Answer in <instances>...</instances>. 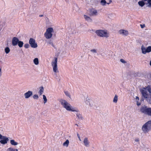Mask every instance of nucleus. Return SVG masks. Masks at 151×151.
<instances>
[{
	"label": "nucleus",
	"instance_id": "18",
	"mask_svg": "<svg viewBox=\"0 0 151 151\" xmlns=\"http://www.w3.org/2000/svg\"><path fill=\"white\" fill-rule=\"evenodd\" d=\"M90 52L93 54L94 55L95 54H97L98 55L97 52V49H92L90 50Z\"/></svg>",
	"mask_w": 151,
	"mask_h": 151
},
{
	"label": "nucleus",
	"instance_id": "34",
	"mask_svg": "<svg viewBox=\"0 0 151 151\" xmlns=\"http://www.w3.org/2000/svg\"><path fill=\"white\" fill-rule=\"evenodd\" d=\"M33 98L35 99H37L39 98V96L37 94H35L33 96Z\"/></svg>",
	"mask_w": 151,
	"mask_h": 151
},
{
	"label": "nucleus",
	"instance_id": "2",
	"mask_svg": "<svg viewBox=\"0 0 151 151\" xmlns=\"http://www.w3.org/2000/svg\"><path fill=\"white\" fill-rule=\"evenodd\" d=\"M59 101L60 102L63 107L67 111H78L77 110L73 108L71 105L66 100L62 99H59Z\"/></svg>",
	"mask_w": 151,
	"mask_h": 151
},
{
	"label": "nucleus",
	"instance_id": "8",
	"mask_svg": "<svg viewBox=\"0 0 151 151\" xmlns=\"http://www.w3.org/2000/svg\"><path fill=\"white\" fill-rule=\"evenodd\" d=\"M29 43L32 47L36 48L37 47V44L35 43V40L33 38H31L30 39Z\"/></svg>",
	"mask_w": 151,
	"mask_h": 151
},
{
	"label": "nucleus",
	"instance_id": "33",
	"mask_svg": "<svg viewBox=\"0 0 151 151\" xmlns=\"http://www.w3.org/2000/svg\"><path fill=\"white\" fill-rule=\"evenodd\" d=\"M65 93V95L67 96H68L69 98H70L71 97V96L69 93L67 91H65L64 92Z\"/></svg>",
	"mask_w": 151,
	"mask_h": 151
},
{
	"label": "nucleus",
	"instance_id": "28",
	"mask_svg": "<svg viewBox=\"0 0 151 151\" xmlns=\"http://www.w3.org/2000/svg\"><path fill=\"white\" fill-rule=\"evenodd\" d=\"M118 96L116 95H115L113 100V102L114 103H116L117 101Z\"/></svg>",
	"mask_w": 151,
	"mask_h": 151
},
{
	"label": "nucleus",
	"instance_id": "31",
	"mask_svg": "<svg viewBox=\"0 0 151 151\" xmlns=\"http://www.w3.org/2000/svg\"><path fill=\"white\" fill-rule=\"evenodd\" d=\"M146 49V53L147 52H149L151 51V46H149Z\"/></svg>",
	"mask_w": 151,
	"mask_h": 151
},
{
	"label": "nucleus",
	"instance_id": "14",
	"mask_svg": "<svg viewBox=\"0 0 151 151\" xmlns=\"http://www.w3.org/2000/svg\"><path fill=\"white\" fill-rule=\"evenodd\" d=\"M83 143L84 145L86 147H88L89 146V142L88 141V138L85 137L83 140Z\"/></svg>",
	"mask_w": 151,
	"mask_h": 151
},
{
	"label": "nucleus",
	"instance_id": "16",
	"mask_svg": "<svg viewBox=\"0 0 151 151\" xmlns=\"http://www.w3.org/2000/svg\"><path fill=\"white\" fill-rule=\"evenodd\" d=\"M35 120L34 117L33 116H29L28 118V121L30 123L33 122Z\"/></svg>",
	"mask_w": 151,
	"mask_h": 151
},
{
	"label": "nucleus",
	"instance_id": "13",
	"mask_svg": "<svg viewBox=\"0 0 151 151\" xmlns=\"http://www.w3.org/2000/svg\"><path fill=\"white\" fill-rule=\"evenodd\" d=\"M33 92L31 91H29L24 94V96L25 99H28L32 95Z\"/></svg>",
	"mask_w": 151,
	"mask_h": 151
},
{
	"label": "nucleus",
	"instance_id": "43",
	"mask_svg": "<svg viewBox=\"0 0 151 151\" xmlns=\"http://www.w3.org/2000/svg\"><path fill=\"white\" fill-rule=\"evenodd\" d=\"M4 136H2V135L0 134V139H1L2 138H3V137Z\"/></svg>",
	"mask_w": 151,
	"mask_h": 151
},
{
	"label": "nucleus",
	"instance_id": "47",
	"mask_svg": "<svg viewBox=\"0 0 151 151\" xmlns=\"http://www.w3.org/2000/svg\"><path fill=\"white\" fill-rule=\"evenodd\" d=\"M43 16V15H39V17H42Z\"/></svg>",
	"mask_w": 151,
	"mask_h": 151
},
{
	"label": "nucleus",
	"instance_id": "1",
	"mask_svg": "<svg viewBox=\"0 0 151 151\" xmlns=\"http://www.w3.org/2000/svg\"><path fill=\"white\" fill-rule=\"evenodd\" d=\"M142 96L146 99L148 102L151 104V88L147 86L141 90Z\"/></svg>",
	"mask_w": 151,
	"mask_h": 151
},
{
	"label": "nucleus",
	"instance_id": "36",
	"mask_svg": "<svg viewBox=\"0 0 151 151\" xmlns=\"http://www.w3.org/2000/svg\"><path fill=\"white\" fill-rule=\"evenodd\" d=\"M29 47H30L29 45L28 44V43L25 44L24 45V47L26 48H28Z\"/></svg>",
	"mask_w": 151,
	"mask_h": 151
},
{
	"label": "nucleus",
	"instance_id": "38",
	"mask_svg": "<svg viewBox=\"0 0 151 151\" xmlns=\"http://www.w3.org/2000/svg\"><path fill=\"white\" fill-rule=\"evenodd\" d=\"M120 61L124 63H126V62L123 59H120Z\"/></svg>",
	"mask_w": 151,
	"mask_h": 151
},
{
	"label": "nucleus",
	"instance_id": "20",
	"mask_svg": "<svg viewBox=\"0 0 151 151\" xmlns=\"http://www.w3.org/2000/svg\"><path fill=\"white\" fill-rule=\"evenodd\" d=\"M141 50L143 54H145L146 53V48L144 47L143 45H142L141 47Z\"/></svg>",
	"mask_w": 151,
	"mask_h": 151
},
{
	"label": "nucleus",
	"instance_id": "39",
	"mask_svg": "<svg viewBox=\"0 0 151 151\" xmlns=\"http://www.w3.org/2000/svg\"><path fill=\"white\" fill-rule=\"evenodd\" d=\"M134 140H135V142H139V138H136Z\"/></svg>",
	"mask_w": 151,
	"mask_h": 151
},
{
	"label": "nucleus",
	"instance_id": "27",
	"mask_svg": "<svg viewBox=\"0 0 151 151\" xmlns=\"http://www.w3.org/2000/svg\"><path fill=\"white\" fill-rule=\"evenodd\" d=\"M76 114V115L77 116L79 119L80 120H82V117L81 115L79 113H77Z\"/></svg>",
	"mask_w": 151,
	"mask_h": 151
},
{
	"label": "nucleus",
	"instance_id": "24",
	"mask_svg": "<svg viewBox=\"0 0 151 151\" xmlns=\"http://www.w3.org/2000/svg\"><path fill=\"white\" fill-rule=\"evenodd\" d=\"M69 142L68 139H67L66 141L63 143V146L68 147V146Z\"/></svg>",
	"mask_w": 151,
	"mask_h": 151
},
{
	"label": "nucleus",
	"instance_id": "46",
	"mask_svg": "<svg viewBox=\"0 0 151 151\" xmlns=\"http://www.w3.org/2000/svg\"><path fill=\"white\" fill-rule=\"evenodd\" d=\"M140 104H141L140 103H137V105L138 106H139L140 105Z\"/></svg>",
	"mask_w": 151,
	"mask_h": 151
},
{
	"label": "nucleus",
	"instance_id": "10",
	"mask_svg": "<svg viewBox=\"0 0 151 151\" xmlns=\"http://www.w3.org/2000/svg\"><path fill=\"white\" fill-rule=\"evenodd\" d=\"M19 41V39L17 37H13L12 40V45L13 46L17 45Z\"/></svg>",
	"mask_w": 151,
	"mask_h": 151
},
{
	"label": "nucleus",
	"instance_id": "7",
	"mask_svg": "<svg viewBox=\"0 0 151 151\" xmlns=\"http://www.w3.org/2000/svg\"><path fill=\"white\" fill-rule=\"evenodd\" d=\"M57 58L55 57L54 58V60L52 62V65L53 67V71L55 73L58 72V69L57 68Z\"/></svg>",
	"mask_w": 151,
	"mask_h": 151
},
{
	"label": "nucleus",
	"instance_id": "30",
	"mask_svg": "<svg viewBox=\"0 0 151 151\" xmlns=\"http://www.w3.org/2000/svg\"><path fill=\"white\" fill-rule=\"evenodd\" d=\"M7 151H18V149H14L10 147L8 149Z\"/></svg>",
	"mask_w": 151,
	"mask_h": 151
},
{
	"label": "nucleus",
	"instance_id": "21",
	"mask_svg": "<svg viewBox=\"0 0 151 151\" xmlns=\"http://www.w3.org/2000/svg\"><path fill=\"white\" fill-rule=\"evenodd\" d=\"M139 5L141 7H142L145 5V3L143 1H140L138 2Z\"/></svg>",
	"mask_w": 151,
	"mask_h": 151
},
{
	"label": "nucleus",
	"instance_id": "3",
	"mask_svg": "<svg viewBox=\"0 0 151 151\" xmlns=\"http://www.w3.org/2000/svg\"><path fill=\"white\" fill-rule=\"evenodd\" d=\"M142 130L144 133H147L151 130V120L145 123L142 127Z\"/></svg>",
	"mask_w": 151,
	"mask_h": 151
},
{
	"label": "nucleus",
	"instance_id": "19",
	"mask_svg": "<svg viewBox=\"0 0 151 151\" xmlns=\"http://www.w3.org/2000/svg\"><path fill=\"white\" fill-rule=\"evenodd\" d=\"M10 143L12 145L14 146H16L18 144V143L16 142L14 140L12 139L10 140Z\"/></svg>",
	"mask_w": 151,
	"mask_h": 151
},
{
	"label": "nucleus",
	"instance_id": "48",
	"mask_svg": "<svg viewBox=\"0 0 151 151\" xmlns=\"http://www.w3.org/2000/svg\"><path fill=\"white\" fill-rule=\"evenodd\" d=\"M75 125L77 127H78V126L77 124H75Z\"/></svg>",
	"mask_w": 151,
	"mask_h": 151
},
{
	"label": "nucleus",
	"instance_id": "25",
	"mask_svg": "<svg viewBox=\"0 0 151 151\" xmlns=\"http://www.w3.org/2000/svg\"><path fill=\"white\" fill-rule=\"evenodd\" d=\"M33 62L36 65H37L39 64V60L38 58H36L33 60Z\"/></svg>",
	"mask_w": 151,
	"mask_h": 151
},
{
	"label": "nucleus",
	"instance_id": "45",
	"mask_svg": "<svg viewBox=\"0 0 151 151\" xmlns=\"http://www.w3.org/2000/svg\"><path fill=\"white\" fill-rule=\"evenodd\" d=\"M136 98L137 100H139V98L138 97L136 96Z\"/></svg>",
	"mask_w": 151,
	"mask_h": 151
},
{
	"label": "nucleus",
	"instance_id": "49",
	"mask_svg": "<svg viewBox=\"0 0 151 151\" xmlns=\"http://www.w3.org/2000/svg\"><path fill=\"white\" fill-rule=\"evenodd\" d=\"M150 65L151 66V60H150Z\"/></svg>",
	"mask_w": 151,
	"mask_h": 151
},
{
	"label": "nucleus",
	"instance_id": "12",
	"mask_svg": "<svg viewBox=\"0 0 151 151\" xmlns=\"http://www.w3.org/2000/svg\"><path fill=\"white\" fill-rule=\"evenodd\" d=\"M119 33L120 34L125 36H127L129 34V32L128 31L124 29L119 30Z\"/></svg>",
	"mask_w": 151,
	"mask_h": 151
},
{
	"label": "nucleus",
	"instance_id": "26",
	"mask_svg": "<svg viewBox=\"0 0 151 151\" xmlns=\"http://www.w3.org/2000/svg\"><path fill=\"white\" fill-rule=\"evenodd\" d=\"M17 44L18 45L19 47L21 48L22 47L24 44V43L22 41H20L19 40Z\"/></svg>",
	"mask_w": 151,
	"mask_h": 151
},
{
	"label": "nucleus",
	"instance_id": "29",
	"mask_svg": "<svg viewBox=\"0 0 151 151\" xmlns=\"http://www.w3.org/2000/svg\"><path fill=\"white\" fill-rule=\"evenodd\" d=\"M5 52L6 54H8L10 51V49L8 47H6L4 49Z\"/></svg>",
	"mask_w": 151,
	"mask_h": 151
},
{
	"label": "nucleus",
	"instance_id": "4",
	"mask_svg": "<svg viewBox=\"0 0 151 151\" xmlns=\"http://www.w3.org/2000/svg\"><path fill=\"white\" fill-rule=\"evenodd\" d=\"M95 33L100 37L107 38L109 37V34L107 32L106 30H98L96 31Z\"/></svg>",
	"mask_w": 151,
	"mask_h": 151
},
{
	"label": "nucleus",
	"instance_id": "9",
	"mask_svg": "<svg viewBox=\"0 0 151 151\" xmlns=\"http://www.w3.org/2000/svg\"><path fill=\"white\" fill-rule=\"evenodd\" d=\"M9 139L6 137L4 136L3 137L1 140H0V143L1 144L4 145L7 143V142L9 141Z\"/></svg>",
	"mask_w": 151,
	"mask_h": 151
},
{
	"label": "nucleus",
	"instance_id": "23",
	"mask_svg": "<svg viewBox=\"0 0 151 151\" xmlns=\"http://www.w3.org/2000/svg\"><path fill=\"white\" fill-rule=\"evenodd\" d=\"M86 103L88 105H89L90 106H91V102L89 100V98L87 97L86 99V100L85 101Z\"/></svg>",
	"mask_w": 151,
	"mask_h": 151
},
{
	"label": "nucleus",
	"instance_id": "11",
	"mask_svg": "<svg viewBox=\"0 0 151 151\" xmlns=\"http://www.w3.org/2000/svg\"><path fill=\"white\" fill-rule=\"evenodd\" d=\"M89 15L91 16H96L97 15V11L93 9H91L89 10Z\"/></svg>",
	"mask_w": 151,
	"mask_h": 151
},
{
	"label": "nucleus",
	"instance_id": "44",
	"mask_svg": "<svg viewBox=\"0 0 151 151\" xmlns=\"http://www.w3.org/2000/svg\"><path fill=\"white\" fill-rule=\"evenodd\" d=\"M149 116H151V108L150 112V114H149Z\"/></svg>",
	"mask_w": 151,
	"mask_h": 151
},
{
	"label": "nucleus",
	"instance_id": "35",
	"mask_svg": "<svg viewBox=\"0 0 151 151\" xmlns=\"http://www.w3.org/2000/svg\"><path fill=\"white\" fill-rule=\"evenodd\" d=\"M147 4H148L147 6L149 7H151V0H148Z\"/></svg>",
	"mask_w": 151,
	"mask_h": 151
},
{
	"label": "nucleus",
	"instance_id": "37",
	"mask_svg": "<svg viewBox=\"0 0 151 151\" xmlns=\"http://www.w3.org/2000/svg\"><path fill=\"white\" fill-rule=\"evenodd\" d=\"M48 43L49 44L51 45L53 47H55V45H53V43L51 42V40H49Z\"/></svg>",
	"mask_w": 151,
	"mask_h": 151
},
{
	"label": "nucleus",
	"instance_id": "41",
	"mask_svg": "<svg viewBox=\"0 0 151 151\" xmlns=\"http://www.w3.org/2000/svg\"><path fill=\"white\" fill-rule=\"evenodd\" d=\"M77 136H78V138L79 139V140L81 141V139L80 136L79 134H77Z\"/></svg>",
	"mask_w": 151,
	"mask_h": 151
},
{
	"label": "nucleus",
	"instance_id": "32",
	"mask_svg": "<svg viewBox=\"0 0 151 151\" xmlns=\"http://www.w3.org/2000/svg\"><path fill=\"white\" fill-rule=\"evenodd\" d=\"M43 99L44 100V103L45 104L47 101V99L45 95H43Z\"/></svg>",
	"mask_w": 151,
	"mask_h": 151
},
{
	"label": "nucleus",
	"instance_id": "5",
	"mask_svg": "<svg viewBox=\"0 0 151 151\" xmlns=\"http://www.w3.org/2000/svg\"><path fill=\"white\" fill-rule=\"evenodd\" d=\"M151 108L148 107L145 105L142 106L139 111L141 113L144 114L149 115Z\"/></svg>",
	"mask_w": 151,
	"mask_h": 151
},
{
	"label": "nucleus",
	"instance_id": "40",
	"mask_svg": "<svg viewBox=\"0 0 151 151\" xmlns=\"http://www.w3.org/2000/svg\"><path fill=\"white\" fill-rule=\"evenodd\" d=\"M140 26L142 28H143L145 27V25L144 24H140Z\"/></svg>",
	"mask_w": 151,
	"mask_h": 151
},
{
	"label": "nucleus",
	"instance_id": "42",
	"mask_svg": "<svg viewBox=\"0 0 151 151\" xmlns=\"http://www.w3.org/2000/svg\"><path fill=\"white\" fill-rule=\"evenodd\" d=\"M111 2H112V1L111 0H110L109 1V2H108V3L107 2V4L109 5V4H110Z\"/></svg>",
	"mask_w": 151,
	"mask_h": 151
},
{
	"label": "nucleus",
	"instance_id": "22",
	"mask_svg": "<svg viewBox=\"0 0 151 151\" xmlns=\"http://www.w3.org/2000/svg\"><path fill=\"white\" fill-rule=\"evenodd\" d=\"M107 2L105 0H101L100 1V4L103 6H106Z\"/></svg>",
	"mask_w": 151,
	"mask_h": 151
},
{
	"label": "nucleus",
	"instance_id": "17",
	"mask_svg": "<svg viewBox=\"0 0 151 151\" xmlns=\"http://www.w3.org/2000/svg\"><path fill=\"white\" fill-rule=\"evenodd\" d=\"M40 90L38 91V93L40 95H41L44 92V88L43 87L41 86L40 88Z\"/></svg>",
	"mask_w": 151,
	"mask_h": 151
},
{
	"label": "nucleus",
	"instance_id": "15",
	"mask_svg": "<svg viewBox=\"0 0 151 151\" xmlns=\"http://www.w3.org/2000/svg\"><path fill=\"white\" fill-rule=\"evenodd\" d=\"M84 17L85 18V19L87 22H92V19L90 17L86 15H84Z\"/></svg>",
	"mask_w": 151,
	"mask_h": 151
},
{
	"label": "nucleus",
	"instance_id": "6",
	"mask_svg": "<svg viewBox=\"0 0 151 151\" xmlns=\"http://www.w3.org/2000/svg\"><path fill=\"white\" fill-rule=\"evenodd\" d=\"M53 29L52 27H49L47 29L46 32L44 34V36L47 39H50L52 36V32H53Z\"/></svg>",
	"mask_w": 151,
	"mask_h": 151
}]
</instances>
